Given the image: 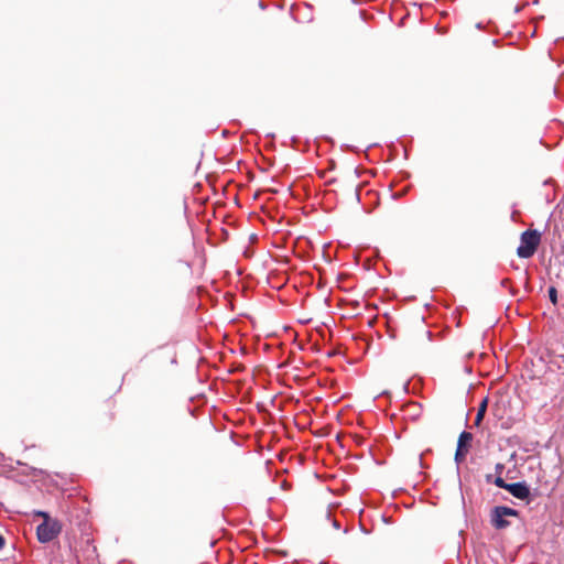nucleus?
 Segmentation results:
<instances>
[{
    "mask_svg": "<svg viewBox=\"0 0 564 564\" xmlns=\"http://www.w3.org/2000/svg\"><path fill=\"white\" fill-rule=\"evenodd\" d=\"M59 532L61 525L58 521L53 519L43 521L36 529L37 539L42 543L51 542Z\"/></svg>",
    "mask_w": 564,
    "mask_h": 564,
    "instance_id": "nucleus-2",
    "label": "nucleus"
},
{
    "mask_svg": "<svg viewBox=\"0 0 564 564\" xmlns=\"http://www.w3.org/2000/svg\"><path fill=\"white\" fill-rule=\"evenodd\" d=\"M507 491H509L513 497L521 500H525L530 496V488L525 482L509 484L507 487Z\"/></svg>",
    "mask_w": 564,
    "mask_h": 564,
    "instance_id": "nucleus-4",
    "label": "nucleus"
},
{
    "mask_svg": "<svg viewBox=\"0 0 564 564\" xmlns=\"http://www.w3.org/2000/svg\"><path fill=\"white\" fill-rule=\"evenodd\" d=\"M495 485L499 488H502V489H506L507 490V487L509 484H507L501 477H497L496 480H495Z\"/></svg>",
    "mask_w": 564,
    "mask_h": 564,
    "instance_id": "nucleus-7",
    "label": "nucleus"
},
{
    "mask_svg": "<svg viewBox=\"0 0 564 564\" xmlns=\"http://www.w3.org/2000/svg\"><path fill=\"white\" fill-rule=\"evenodd\" d=\"M470 440H471V434L468 433V432H463L459 435L458 444H457V451H456V454H455V459L457 462L463 459L464 456L466 455V453H467V444L469 443Z\"/></svg>",
    "mask_w": 564,
    "mask_h": 564,
    "instance_id": "nucleus-5",
    "label": "nucleus"
},
{
    "mask_svg": "<svg viewBox=\"0 0 564 564\" xmlns=\"http://www.w3.org/2000/svg\"><path fill=\"white\" fill-rule=\"evenodd\" d=\"M549 296H550V300L555 304L556 303V290H555V288H550L549 289Z\"/></svg>",
    "mask_w": 564,
    "mask_h": 564,
    "instance_id": "nucleus-8",
    "label": "nucleus"
},
{
    "mask_svg": "<svg viewBox=\"0 0 564 564\" xmlns=\"http://www.w3.org/2000/svg\"><path fill=\"white\" fill-rule=\"evenodd\" d=\"M518 511L509 507H496L491 512V523L496 529H505L509 525L507 517H516Z\"/></svg>",
    "mask_w": 564,
    "mask_h": 564,
    "instance_id": "nucleus-3",
    "label": "nucleus"
},
{
    "mask_svg": "<svg viewBox=\"0 0 564 564\" xmlns=\"http://www.w3.org/2000/svg\"><path fill=\"white\" fill-rule=\"evenodd\" d=\"M540 243V234L535 230H527L521 235V242L517 249L520 258H530L534 254Z\"/></svg>",
    "mask_w": 564,
    "mask_h": 564,
    "instance_id": "nucleus-1",
    "label": "nucleus"
},
{
    "mask_svg": "<svg viewBox=\"0 0 564 564\" xmlns=\"http://www.w3.org/2000/svg\"><path fill=\"white\" fill-rule=\"evenodd\" d=\"M35 514L42 517L44 519V521L51 520L48 513H46L44 511H37Z\"/></svg>",
    "mask_w": 564,
    "mask_h": 564,
    "instance_id": "nucleus-9",
    "label": "nucleus"
},
{
    "mask_svg": "<svg viewBox=\"0 0 564 564\" xmlns=\"http://www.w3.org/2000/svg\"><path fill=\"white\" fill-rule=\"evenodd\" d=\"M486 411H487V399L482 400L478 406L477 415L475 419V425L478 426L480 424V422L482 421V419L485 416Z\"/></svg>",
    "mask_w": 564,
    "mask_h": 564,
    "instance_id": "nucleus-6",
    "label": "nucleus"
},
{
    "mask_svg": "<svg viewBox=\"0 0 564 564\" xmlns=\"http://www.w3.org/2000/svg\"><path fill=\"white\" fill-rule=\"evenodd\" d=\"M4 538L0 534V550L4 546Z\"/></svg>",
    "mask_w": 564,
    "mask_h": 564,
    "instance_id": "nucleus-10",
    "label": "nucleus"
}]
</instances>
